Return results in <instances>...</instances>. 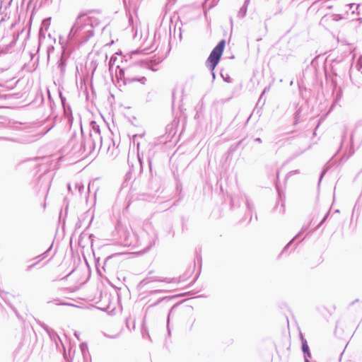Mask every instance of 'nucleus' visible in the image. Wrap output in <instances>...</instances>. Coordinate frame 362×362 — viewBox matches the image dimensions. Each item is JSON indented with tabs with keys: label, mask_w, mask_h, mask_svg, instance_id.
I'll list each match as a JSON object with an SVG mask.
<instances>
[{
	"label": "nucleus",
	"mask_w": 362,
	"mask_h": 362,
	"mask_svg": "<svg viewBox=\"0 0 362 362\" xmlns=\"http://www.w3.org/2000/svg\"><path fill=\"white\" fill-rule=\"evenodd\" d=\"M134 81H138L139 83H141V84H144L145 83V81H146V78L145 77H142L141 78H132L130 79V82H134Z\"/></svg>",
	"instance_id": "nucleus-3"
},
{
	"label": "nucleus",
	"mask_w": 362,
	"mask_h": 362,
	"mask_svg": "<svg viewBox=\"0 0 362 362\" xmlns=\"http://www.w3.org/2000/svg\"><path fill=\"white\" fill-rule=\"evenodd\" d=\"M226 40H222L214 48L211 52L209 57L207 59L206 63L207 66L211 71H214L218 64L220 59L223 54L225 49Z\"/></svg>",
	"instance_id": "nucleus-1"
},
{
	"label": "nucleus",
	"mask_w": 362,
	"mask_h": 362,
	"mask_svg": "<svg viewBox=\"0 0 362 362\" xmlns=\"http://www.w3.org/2000/svg\"><path fill=\"white\" fill-rule=\"evenodd\" d=\"M302 350L304 352V354H306L305 358H307L309 360V358L311 357V354L309 351V347L305 341L303 342Z\"/></svg>",
	"instance_id": "nucleus-2"
},
{
	"label": "nucleus",
	"mask_w": 362,
	"mask_h": 362,
	"mask_svg": "<svg viewBox=\"0 0 362 362\" xmlns=\"http://www.w3.org/2000/svg\"><path fill=\"white\" fill-rule=\"evenodd\" d=\"M305 362H310V361H309V360L307 358H305Z\"/></svg>",
	"instance_id": "nucleus-4"
}]
</instances>
